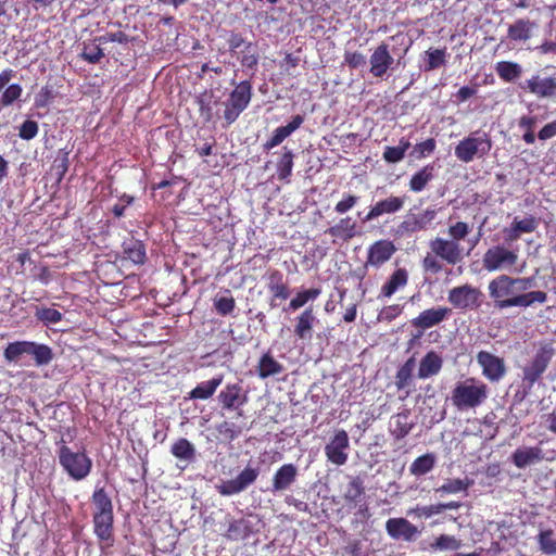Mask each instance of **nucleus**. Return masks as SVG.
I'll list each match as a JSON object with an SVG mask.
<instances>
[{
  "label": "nucleus",
  "instance_id": "nucleus-1",
  "mask_svg": "<svg viewBox=\"0 0 556 556\" xmlns=\"http://www.w3.org/2000/svg\"><path fill=\"white\" fill-rule=\"evenodd\" d=\"M533 283L532 278L500 275L489 282L488 291L494 302V307L498 311L510 307L526 308L535 303L543 304L547 301V294L544 291L526 292L533 287Z\"/></svg>",
  "mask_w": 556,
  "mask_h": 556
},
{
  "label": "nucleus",
  "instance_id": "nucleus-2",
  "mask_svg": "<svg viewBox=\"0 0 556 556\" xmlns=\"http://www.w3.org/2000/svg\"><path fill=\"white\" fill-rule=\"evenodd\" d=\"M488 396V386L478 378L468 377L455 383L451 401L457 410L466 412L481 406Z\"/></svg>",
  "mask_w": 556,
  "mask_h": 556
},
{
  "label": "nucleus",
  "instance_id": "nucleus-3",
  "mask_svg": "<svg viewBox=\"0 0 556 556\" xmlns=\"http://www.w3.org/2000/svg\"><path fill=\"white\" fill-rule=\"evenodd\" d=\"M492 149L491 137L484 131H472L455 146V156L463 163L483 159Z\"/></svg>",
  "mask_w": 556,
  "mask_h": 556
},
{
  "label": "nucleus",
  "instance_id": "nucleus-4",
  "mask_svg": "<svg viewBox=\"0 0 556 556\" xmlns=\"http://www.w3.org/2000/svg\"><path fill=\"white\" fill-rule=\"evenodd\" d=\"M60 464L64 470L74 479L86 478L91 469V459L83 452H73L67 446H62L59 453Z\"/></svg>",
  "mask_w": 556,
  "mask_h": 556
},
{
  "label": "nucleus",
  "instance_id": "nucleus-5",
  "mask_svg": "<svg viewBox=\"0 0 556 556\" xmlns=\"http://www.w3.org/2000/svg\"><path fill=\"white\" fill-rule=\"evenodd\" d=\"M437 214L438 210L434 207H428L419 213H408L396 227L394 235L400 238H406L415 232L427 230L432 226Z\"/></svg>",
  "mask_w": 556,
  "mask_h": 556
},
{
  "label": "nucleus",
  "instance_id": "nucleus-6",
  "mask_svg": "<svg viewBox=\"0 0 556 556\" xmlns=\"http://www.w3.org/2000/svg\"><path fill=\"white\" fill-rule=\"evenodd\" d=\"M518 257L517 251L509 250L504 245H494L484 253L482 264L488 271L505 270L515 266Z\"/></svg>",
  "mask_w": 556,
  "mask_h": 556
},
{
  "label": "nucleus",
  "instance_id": "nucleus-7",
  "mask_svg": "<svg viewBox=\"0 0 556 556\" xmlns=\"http://www.w3.org/2000/svg\"><path fill=\"white\" fill-rule=\"evenodd\" d=\"M260 476V468L247 466L239 475L216 485L218 493L223 496H231L245 491Z\"/></svg>",
  "mask_w": 556,
  "mask_h": 556
},
{
  "label": "nucleus",
  "instance_id": "nucleus-8",
  "mask_svg": "<svg viewBox=\"0 0 556 556\" xmlns=\"http://www.w3.org/2000/svg\"><path fill=\"white\" fill-rule=\"evenodd\" d=\"M393 54H396V50L389 48V45L381 42L376 49H374L369 58V73L375 78H383L389 70L393 68L395 60Z\"/></svg>",
  "mask_w": 556,
  "mask_h": 556
},
{
  "label": "nucleus",
  "instance_id": "nucleus-9",
  "mask_svg": "<svg viewBox=\"0 0 556 556\" xmlns=\"http://www.w3.org/2000/svg\"><path fill=\"white\" fill-rule=\"evenodd\" d=\"M553 355L554 349L551 344L541 345L532 362L523 368V380L533 384L545 371Z\"/></svg>",
  "mask_w": 556,
  "mask_h": 556
},
{
  "label": "nucleus",
  "instance_id": "nucleus-10",
  "mask_svg": "<svg viewBox=\"0 0 556 556\" xmlns=\"http://www.w3.org/2000/svg\"><path fill=\"white\" fill-rule=\"evenodd\" d=\"M349 447L350 442L346 431L338 430L325 446L326 457L330 463L337 466H342L348 460Z\"/></svg>",
  "mask_w": 556,
  "mask_h": 556
},
{
  "label": "nucleus",
  "instance_id": "nucleus-11",
  "mask_svg": "<svg viewBox=\"0 0 556 556\" xmlns=\"http://www.w3.org/2000/svg\"><path fill=\"white\" fill-rule=\"evenodd\" d=\"M477 362L482 369V375L491 382H498L506 375L504 359L490 352L480 351L477 354Z\"/></svg>",
  "mask_w": 556,
  "mask_h": 556
},
{
  "label": "nucleus",
  "instance_id": "nucleus-12",
  "mask_svg": "<svg viewBox=\"0 0 556 556\" xmlns=\"http://www.w3.org/2000/svg\"><path fill=\"white\" fill-rule=\"evenodd\" d=\"M481 292L479 289L464 285L455 287L448 292V301L456 308H473L480 305Z\"/></svg>",
  "mask_w": 556,
  "mask_h": 556
},
{
  "label": "nucleus",
  "instance_id": "nucleus-13",
  "mask_svg": "<svg viewBox=\"0 0 556 556\" xmlns=\"http://www.w3.org/2000/svg\"><path fill=\"white\" fill-rule=\"evenodd\" d=\"M429 247L435 256L447 262L448 264L455 265L463 258V250L460 244L455 240L437 237L430 241Z\"/></svg>",
  "mask_w": 556,
  "mask_h": 556
},
{
  "label": "nucleus",
  "instance_id": "nucleus-14",
  "mask_svg": "<svg viewBox=\"0 0 556 556\" xmlns=\"http://www.w3.org/2000/svg\"><path fill=\"white\" fill-rule=\"evenodd\" d=\"M520 87L539 98H552L556 94V78L536 74L525 80Z\"/></svg>",
  "mask_w": 556,
  "mask_h": 556
},
{
  "label": "nucleus",
  "instance_id": "nucleus-15",
  "mask_svg": "<svg viewBox=\"0 0 556 556\" xmlns=\"http://www.w3.org/2000/svg\"><path fill=\"white\" fill-rule=\"evenodd\" d=\"M386 530L393 540L406 542L415 541L420 534V530L405 518L389 519L386 522Z\"/></svg>",
  "mask_w": 556,
  "mask_h": 556
},
{
  "label": "nucleus",
  "instance_id": "nucleus-16",
  "mask_svg": "<svg viewBox=\"0 0 556 556\" xmlns=\"http://www.w3.org/2000/svg\"><path fill=\"white\" fill-rule=\"evenodd\" d=\"M404 203V197H389L387 199L380 200L374 206H371L363 222L367 223L374 220L384 214H394L403 208Z\"/></svg>",
  "mask_w": 556,
  "mask_h": 556
},
{
  "label": "nucleus",
  "instance_id": "nucleus-17",
  "mask_svg": "<svg viewBox=\"0 0 556 556\" xmlns=\"http://www.w3.org/2000/svg\"><path fill=\"white\" fill-rule=\"evenodd\" d=\"M543 458V450L540 446H521L511 454V462L519 469L535 465Z\"/></svg>",
  "mask_w": 556,
  "mask_h": 556
},
{
  "label": "nucleus",
  "instance_id": "nucleus-18",
  "mask_svg": "<svg viewBox=\"0 0 556 556\" xmlns=\"http://www.w3.org/2000/svg\"><path fill=\"white\" fill-rule=\"evenodd\" d=\"M447 307H433L421 312L417 317L412 320V325L421 329L418 337L422 334V330L431 328L442 323L448 315Z\"/></svg>",
  "mask_w": 556,
  "mask_h": 556
},
{
  "label": "nucleus",
  "instance_id": "nucleus-19",
  "mask_svg": "<svg viewBox=\"0 0 556 556\" xmlns=\"http://www.w3.org/2000/svg\"><path fill=\"white\" fill-rule=\"evenodd\" d=\"M394 252L395 247L392 242L379 240L369 248L366 265L378 267L389 261Z\"/></svg>",
  "mask_w": 556,
  "mask_h": 556
},
{
  "label": "nucleus",
  "instance_id": "nucleus-20",
  "mask_svg": "<svg viewBox=\"0 0 556 556\" xmlns=\"http://www.w3.org/2000/svg\"><path fill=\"white\" fill-rule=\"evenodd\" d=\"M443 366V358L435 351H429L419 363L418 378L428 379L437 376Z\"/></svg>",
  "mask_w": 556,
  "mask_h": 556
},
{
  "label": "nucleus",
  "instance_id": "nucleus-21",
  "mask_svg": "<svg viewBox=\"0 0 556 556\" xmlns=\"http://www.w3.org/2000/svg\"><path fill=\"white\" fill-rule=\"evenodd\" d=\"M296 476L298 468L293 464L282 465L273 477V491L288 490L295 482Z\"/></svg>",
  "mask_w": 556,
  "mask_h": 556
},
{
  "label": "nucleus",
  "instance_id": "nucleus-22",
  "mask_svg": "<svg viewBox=\"0 0 556 556\" xmlns=\"http://www.w3.org/2000/svg\"><path fill=\"white\" fill-rule=\"evenodd\" d=\"M242 388L237 384H227L218 394L222 406L226 409L236 408L247 402V396L241 394Z\"/></svg>",
  "mask_w": 556,
  "mask_h": 556
},
{
  "label": "nucleus",
  "instance_id": "nucleus-23",
  "mask_svg": "<svg viewBox=\"0 0 556 556\" xmlns=\"http://www.w3.org/2000/svg\"><path fill=\"white\" fill-rule=\"evenodd\" d=\"M317 321L316 316L312 307H307L296 317V325L294 327L295 336L301 340H311L312 331L315 323Z\"/></svg>",
  "mask_w": 556,
  "mask_h": 556
},
{
  "label": "nucleus",
  "instance_id": "nucleus-24",
  "mask_svg": "<svg viewBox=\"0 0 556 556\" xmlns=\"http://www.w3.org/2000/svg\"><path fill=\"white\" fill-rule=\"evenodd\" d=\"M303 122V116L295 115L288 125L276 128L271 138L264 144L265 149L270 150L279 146L286 138L295 131Z\"/></svg>",
  "mask_w": 556,
  "mask_h": 556
},
{
  "label": "nucleus",
  "instance_id": "nucleus-25",
  "mask_svg": "<svg viewBox=\"0 0 556 556\" xmlns=\"http://www.w3.org/2000/svg\"><path fill=\"white\" fill-rule=\"evenodd\" d=\"M223 376L218 375L211 380L199 383L194 389L189 392L191 400H207L215 393L216 389L223 383Z\"/></svg>",
  "mask_w": 556,
  "mask_h": 556
},
{
  "label": "nucleus",
  "instance_id": "nucleus-26",
  "mask_svg": "<svg viewBox=\"0 0 556 556\" xmlns=\"http://www.w3.org/2000/svg\"><path fill=\"white\" fill-rule=\"evenodd\" d=\"M36 342L16 341L9 343L4 349L3 356L8 362H18L22 355L33 356Z\"/></svg>",
  "mask_w": 556,
  "mask_h": 556
},
{
  "label": "nucleus",
  "instance_id": "nucleus-27",
  "mask_svg": "<svg viewBox=\"0 0 556 556\" xmlns=\"http://www.w3.org/2000/svg\"><path fill=\"white\" fill-rule=\"evenodd\" d=\"M257 375L261 379H266L283 371V365L274 358L270 353H265L256 366Z\"/></svg>",
  "mask_w": 556,
  "mask_h": 556
},
{
  "label": "nucleus",
  "instance_id": "nucleus-28",
  "mask_svg": "<svg viewBox=\"0 0 556 556\" xmlns=\"http://www.w3.org/2000/svg\"><path fill=\"white\" fill-rule=\"evenodd\" d=\"M334 238L349 241L356 236V223L351 217L341 218L334 226L326 231Z\"/></svg>",
  "mask_w": 556,
  "mask_h": 556
},
{
  "label": "nucleus",
  "instance_id": "nucleus-29",
  "mask_svg": "<svg viewBox=\"0 0 556 556\" xmlns=\"http://www.w3.org/2000/svg\"><path fill=\"white\" fill-rule=\"evenodd\" d=\"M408 281V274L404 268L396 269L390 279L382 286L380 296L390 298L397 290L404 288Z\"/></svg>",
  "mask_w": 556,
  "mask_h": 556
},
{
  "label": "nucleus",
  "instance_id": "nucleus-30",
  "mask_svg": "<svg viewBox=\"0 0 556 556\" xmlns=\"http://www.w3.org/2000/svg\"><path fill=\"white\" fill-rule=\"evenodd\" d=\"M251 96L252 93L250 83L241 81L230 93V97L226 103L243 111L249 105Z\"/></svg>",
  "mask_w": 556,
  "mask_h": 556
},
{
  "label": "nucleus",
  "instance_id": "nucleus-31",
  "mask_svg": "<svg viewBox=\"0 0 556 556\" xmlns=\"http://www.w3.org/2000/svg\"><path fill=\"white\" fill-rule=\"evenodd\" d=\"M94 533L99 540L110 542L113 531V514L112 515H93ZM111 545V543H108Z\"/></svg>",
  "mask_w": 556,
  "mask_h": 556
},
{
  "label": "nucleus",
  "instance_id": "nucleus-32",
  "mask_svg": "<svg viewBox=\"0 0 556 556\" xmlns=\"http://www.w3.org/2000/svg\"><path fill=\"white\" fill-rule=\"evenodd\" d=\"M170 453L186 465L191 463L195 457L194 445L185 438L175 441L170 447Z\"/></svg>",
  "mask_w": 556,
  "mask_h": 556
},
{
  "label": "nucleus",
  "instance_id": "nucleus-33",
  "mask_svg": "<svg viewBox=\"0 0 556 556\" xmlns=\"http://www.w3.org/2000/svg\"><path fill=\"white\" fill-rule=\"evenodd\" d=\"M123 253L125 257L134 264H143L146 260V250L143 244L137 240H129L123 244Z\"/></svg>",
  "mask_w": 556,
  "mask_h": 556
},
{
  "label": "nucleus",
  "instance_id": "nucleus-34",
  "mask_svg": "<svg viewBox=\"0 0 556 556\" xmlns=\"http://www.w3.org/2000/svg\"><path fill=\"white\" fill-rule=\"evenodd\" d=\"M473 484V480L465 479H446L445 482L435 489V493L440 494H457L466 492Z\"/></svg>",
  "mask_w": 556,
  "mask_h": 556
},
{
  "label": "nucleus",
  "instance_id": "nucleus-35",
  "mask_svg": "<svg viewBox=\"0 0 556 556\" xmlns=\"http://www.w3.org/2000/svg\"><path fill=\"white\" fill-rule=\"evenodd\" d=\"M433 165H426L414 174L409 180V189L414 192L422 191L427 184L433 179Z\"/></svg>",
  "mask_w": 556,
  "mask_h": 556
},
{
  "label": "nucleus",
  "instance_id": "nucleus-36",
  "mask_svg": "<svg viewBox=\"0 0 556 556\" xmlns=\"http://www.w3.org/2000/svg\"><path fill=\"white\" fill-rule=\"evenodd\" d=\"M410 147V142L406 138H401L396 147H386L383 160L388 163H399L404 159L405 152Z\"/></svg>",
  "mask_w": 556,
  "mask_h": 556
},
{
  "label": "nucleus",
  "instance_id": "nucleus-37",
  "mask_svg": "<svg viewBox=\"0 0 556 556\" xmlns=\"http://www.w3.org/2000/svg\"><path fill=\"white\" fill-rule=\"evenodd\" d=\"M435 464V456L433 454H425L417 457L410 465L409 471L415 476H424L430 472Z\"/></svg>",
  "mask_w": 556,
  "mask_h": 556
},
{
  "label": "nucleus",
  "instance_id": "nucleus-38",
  "mask_svg": "<svg viewBox=\"0 0 556 556\" xmlns=\"http://www.w3.org/2000/svg\"><path fill=\"white\" fill-rule=\"evenodd\" d=\"M92 503L96 507L94 515H112L113 505L109 495L103 489H97L92 495Z\"/></svg>",
  "mask_w": 556,
  "mask_h": 556
},
{
  "label": "nucleus",
  "instance_id": "nucleus-39",
  "mask_svg": "<svg viewBox=\"0 0 556 556\" xmlns=\"http://www.w3.org/2000/svg\"><path fill=\"white\" fill-rule=\"evenodd\" d=\"M496 73L505 81H513L521 75L522 68L517 63L502 61L496 64Z\"/></svg>",
  "mask_w": 556,
  "mask_h": 556
},
{
  "label": "nucleus",
  "instance_id": "nucleus-40",
  "mask_svg": "<svg viewBox=\"0 0 556 556\" xmlns=\"http://www.w3.org/2000/svg\"><path fill=\"white\" fill-rule=\"evenodd\" d=\"M532 24L528 20H518L508 28V37L511 40H527L530 38Z\"/></svg>",
  "mask_w": 556,
  "mask_h": 556
},
{
  "label": "nucleus",
  "instance_id": "nucleus-41",
  "mask_svg": "<svg viewBox=\"0 0 556 556\" xmlns=\"http://www.w3.org/2000/svg\"><path fill=\"white\" fill-rule=\"evenodd\" d=\"M249 534L248 521L244 519H230L226 536L229 540L238 541L247 538Z\"/></svg>",
  "mask_w": 556,
  "mask_h": 556
},
{
  "label": "nucleus",
  "instance_id": "nucleus-42",
  "mask_svg": "<svg viewBox=\"0 0 556 556\" xmlns=\"http://www.w3.org/2000/svg\"><path fill=\"white\" fill-rule=\"evenodd\" d=\"M538 543L544 554H556V532L554 530H541L538 534Z\"/></svg>",
  "mask_w": 556,
  "mask_h": 556
},
{
  "label": "nucleus",
  "instance_id": "nucleus-43",
  "mask_svg": "<svg viewBox=\"0 0 556 556\" xmlns=\"http://www.w3.org/2000/svg\"><path fill=\"white\" fill-rule=\"evenodd\" d=\"M392 433L397 438L402 439L406 437L412 430V424L408 422V415L406 413H400L392 418L391 421Z\"/></svg>",
  "mask_w": 556,
  "mask_h": 556
},
{
  "label": "nucleus",
  "instance_id": "nucleus-44",
  "mask_svg": "<svg viewBox=\"0 0 556 556\" xmlns=\"http://www.w3.org/2000/svg\"><path fill=\"white\" fill-rule=\"evenodd\" d=\"M460 547L462 541L447 534H441L430 544L432 551H457Z\"/></svg>",
  "mask_w": 556,
  "mask_h": 556
},
{
  "label": "nucleus",
  "instance_id": "nucleus-45",
  "mask_svg": "<svg viewBox=\"0 0 556 556\" xmlns=\"http://www.w3.org/2000/svg\"><path fill=\"white\" fill-rule=\"evenodd\" d=\"M320 294V289L312 288L299 292L289 303V308L296 311L303 307L307 302L316 300Z\"/></svg>",
  "mask_w": 556,
  "mask_h": 556
},
{
  "label": "nucleus",
  "instance_id": "nucleus-46",
  "mask_svg": "<svg viewBox=\"0 0 556 556\" xmlns=\"http://www.w3.org/2000/svg\"><path fill=\"white\" fill-rule=\"evenodd\" d=\"M293 154L285 148V152L277 165V174L280 180H286L292 173Z\"/></svg>",
  "mask_w": 556,
  "mask_h": 556
},
{
  "label": "nucleus",
  "instance_id": "nucleus-47",
  "mask_svg": "<svg viewBox=\"0 0 556 556\" xmlns=\"http://www.w3.org/2000/svg\"><path fill=\"white\" fill-rule=\"evenodd\" d=\"M33 357L37 366L48 365L53 358V352L48 345L36 343Z\"/></svg>",
  "mask_w": 556,
  "mask_h": 556
},
{
  "label": "nucleus",
  "instance_id": "nucleus-48",
  "mask_svg": "<svg viewBox=\"0 0 556 556\" xmlns=\"http://www.w3.org/2000/svg\"><path fill=\"white\" fill-rule=\"evenodd\" d=\"M23 89L18 84L9 85L0 98L2 106H10L22 96Z\"/></svg>",
  "mask_w": 556,
  "mask_h": 556
},
{
  "label": "nucleus",
  "instance_id": "nucleus-49",
  "mask_svg": "<svg viewBox=\"0 0 556 556\" xmlns=\"http://www.w3.org/2000/svg\"><path fill=\"white\" fill-rule=\"evenodd\" d=\"M364 493L363 483L359 479H353L346 486L344 497L346 501L357 503Z\"/></svg>",
  "mask_w": 556,
  "mask_h": 556
},
{
  "label": "nucleus",
  "instance_id": "nucleus-50",
  "mask_svg": "<svg viewBox=\"0 0 556 556\" xmlns=\"http://www.w3.org/2000/svg\"><path fill=\"white\" fill-rule=\"evenodd\" d=\"M470 232V227L467 223L457 222L453 225H450L447 229V233L450 236V240H455L459 243L460 240H464Z\"/></svg>",
  "mask_w": 556,
  "mask_h": 556
},
{
  "label": "nucleus",
  "instance_id": "nucleus-51",
  "mask_svg": "<svg viewBox=\"0 0 556 556\" xmlns=\"http://www.w3.org/2000/svg\"><path fill=\"white\" fill-rule=\"evenodd\" d=\"M513 224L515 225L516 229L523 235V233H531L535 231V229L539 226V222L533 216H528L522 219H519L518 217H515L513 220Z\"/></svg>",
  "mask_w": 556,
  "mask_h": 556
},
{
  "label": "nucleus",
  "instance_id": "nucleus-52",
  "mask_svg": "<svg viewBox=\"0 0 556 556\" xmlns=\"http://www.w3.org/2000/svg\"><path fill=\"white\" fill-rule=\"evenodd\" d=\"M241 63L243 66L252 68L257 64L258 56L254 45L248 42L247 45H244V48L241 51Z\"/></svg>",
  "mask_w": 556,
  "mask_h": 556
},
{
  "label": "nucleus",
  "instance_id": "nucleus-53",
  "mask_svg": "<svg viewBox=\"0 0 556 556\" xmlns=\"http://www.w3.org/2000/svg\"><path fill=\"white\" fill-rule=\"evenodd\" d=\"M428 61H427V71L439 68L445 62V51L441 49L429 50L427 51Z\"/></svg>",
  "mask_w": 556,
  "mask_h": 556
},
{
  "label": "nucleus",
  "instance_id": "nucleus-54",
  "mask_svg": "<svg viewBox=\"0 0 556 556\" xmlns=\"http://www.w3.org/2000/svg\"><path fill=\"white\" fill-rule=\"evenodd\" d=\"M36 317L45 324H56L62 319V314L54 308H38Z\"/></svg>",
  "mask_w": 556,
  "mask_h": 556
},
{
  "label": "nucleus",
  "instance_id": "nucleus-55",
  "mask_svg": "<svg viewBox=\"0 0 556 556\" xmlns=\"http://www.w3.org/2000/svg\"><path fill=\"white\" fill-rule=\"evenodd\" d=\"M103 55V50L98 45L86 46L81 53L83 59L91 64L98 63Z\"/></svg>",
  "mask_w": 556,
  "mask_h": 556
},
{
  "label": "nucleus",
  "instance_id": "nucleus-56",
  "mask_svg": "<svg viewBox=\"0 0 556 556\" xmlns=\"http://www.w3.org/2000/svg\"><path fill=\"white\" fill-rule=\"evenodd\" d=\"M441 513H442L441 503L422 506V507H416L408 511L409 515H415L417 517H425V518H430L433 515H439Z\"/></svg>",
  "mask_w": 556,
  "mask_h": 556
},
{
  "label": "nucleus",
  "instance_id": "nucleus-57",
  "mask_svg": "<svg viewBox=\"0 0 556 556\" xmlns=\"http://www.w3.org/2000/svg\"><path fill=\"white\" fill-rule=\"evenodd\" d=\"M215 308L220 315H228L235 308V300L232 296H222L215 301Z\"/></svg>",
  "mask_w": 556,
  "mask_h": 556
},
{
  "label": "nucleus",
  "instance_id": "nucleus-58",
  "mask_svg": "<svg viewBox=\"0 0 556 556\" xmlns=\"http://www.w3.org/2000/svg\"><path fill=\"white\" fill-rule=\"evenodd\" d=\"M38 134V125L34 121H25L20 128V137L25 140L35 138Z\"/></svg>",
  "mask_w": 556,
  "mask_h": 556
},
{
  "label": "nucleus",
  "instance_id": "nucleus-59",
  "mask_svg": "<svg viewBox=\"0 0 556 556\" xmlns=\"http://www.w3.org/2000/svg\"><path fill=\"white\" fill-rule=\"evenodd\" d=\"M344 62L351 67V68H358L366 64V58L361 52H346L344 54Z\"/></svg>",
  "mask_w": 556,
  "mask_h": 556
},
{
  "label": "nucleus",
  "instance_id": "nucleus-60",
  "mask_svg": "<svg viewBox=\"0 0 556 556\" xmlns=\"http://www.w3.org/2000/svg\"><path fill=\"white\" fill-rule=\"evenodd\" d=\"M357 197L348 194L336 204L334 211L339 214H344L350 211L357 203Z\"/></svg>",
  "mask_w": 556,
  "mask_h": 556
},
{
  "label": "nucleus",
  "instance_id": "nucleus-61",
  "mask_svg": "<svg viewBox=\"0 0 556 556\" xmlns=\"http://www.w3.org/2000/svg\"><path fill=\"white\" fill-rule=\"evenodd\" d=\"M217 431L229 440H233L240 434V431L236 428L235 424L229 421H223L219 424L217 426Z\"/></svg>",
  "mask_w": 556,
  "mask_h": 556
},
{
  "label": "nucleus",
  "instance_id": "nucleus-62",
  "mask_svg": "<svg viewBox=\"0 0 556 556\" xmlns=\"http://www.w3.org/2000/svg\"><path fill=\"white\" fill-rule=\"evenodd\" d=\"M438 256L434 255H431V254H427L422 261V267L426 271H430L432 274H437L439 271H441L442 269V265L440 264V262L437 260Z\"/></svg>",
  "mask_w": 556,
  "mask_h": 556
},
{
  "label": "nucleus",
  "instance_id": "nucleus-63",
  "mask_svg": "<svg viewBox=\"0 0 556 556\" xmlns=\"http://www.w3.org/2000/svg\"><path fill=\"white\" fill-rule=\"evenodd\" d=\"M268 287H269L270 292L274 295V299L286 300L289 298V291L285 283L279 282V281H277V282L271 281Z\"/></svg>",
  "mask_w": 556,
  "mask_h": 556
},
{
  "label": "nucleus",
  "instance_id": "nucleus-64",
  "mask_svg": "<svg viewBox=\"0 0 556 556\" xmlns=\"http://www.w3.org/2000/svg\"><path fill=\"white\" fill-rule=\"evenodd\" d=\"M556 136V121L546 124L538 134V138L542 141L552 139Z\"/></svg>",
  "mask_w": 556,
  "mask_h": 556
}]
</instances>
